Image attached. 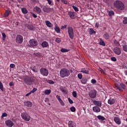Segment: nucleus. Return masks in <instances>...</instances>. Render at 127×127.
I'll return each instance as SVG.
<instances>
[{"instance_id": "obj_17", "label": "nucleus", "mask_w": 127, "mask_h": 127, "mask_svg": "<svg viewBox=\"0 0 127 127\" xmlns=\"http://www.w3.org/2000/svg\"><path fill=\"white\" fill-rule=\"evenodd\" d=\"M75 12L69 11L68 12V15H69V17L72 19H74L75 18Z\"/></svg>"}, {"instance_id": "obj_59", "label": "nucleus", "mask_w": 127, "mask_h": 127, "mask_svg": "<svg viewBox=\"0 0 127 127\" xmlns=\"http://www.w3.org/2000/svg\"><path fill=\"white\" fill-rule=\"evenodd\" d=\"M15 67V65L13 64H10V68H14Z\"/></svg>"}, {"instance_id": "obj_11", "label": "nucleus", "mask_w": 127, "mask_h": 127, "mask_svg": "<svg viewBox=\"0 0 127 127\" xmlns=\"http://www.w3.org/2000/svg\"><path fill=\"white\" fill-rule=\"evenodd\" d=\"M113 51L116 55H120V54H122V50H121V48L119 47H115L113 49Z\"/></svg>"}, {"instance_id": "obj_54", "label": "nucleus", "mask_w": 127, "mask_h": 127, "mask_svg": "<svg viewBox=\"0 0 127 127\" xmlns=\"http://www.w3.org/2000/svg\"><path fill=\"white\" fill-rule=\"evenodd\" d=\"M67 28V25H64V26H62L61 29H65Z\"/></svg>"}, {"instance_id": "obj_25", "label": "nucleus", "mask_w": 127, "mask_h": 127, "mask_svg": "<svg viewBox=\"0 0 127 127\" xmlns=\"http://www.w3.org/2000/svg\"><path fill=\"white\" fill-rule=\"evenodd\" d=\"M45 23L48 27H52L53 26V24L48 20L46 21Z\"/></svg>"}, {"instance_id": "obj_62", "label": "nucleus", "mask_w": 127, "mask_h": 127, "mask_svg": "<svg viewBox=\"0 0 127 127\" xmlns=\"http://www.w3.org/2000/svg\"><path fill=\"white\" fill-rule=\"evenodd\" d=\"M49 4H52V1H51V0H47Z\"/></svg>"}, {"instance_id": "obj_38", "label": "nucleus", "mask_w": 127, "mask_h": 127, "mask_svg": "<svg viewBox=\"0 0 127 127\" xmlns=\"http://www.w3.org/2000/svg\"><path fill=\"white\" fill-rule=\"evenodd\" d=\"M56 42H57V43H61V41H62V40L61 39V38H57L55 40Z\"/></svg>"}, {"instance_id": "obj_51", "label": "nucleus", "mask_w": 127, "mask_h": 127, "mask_svg": "<svg viewBox=\"0 0 127 127\" xmlns=\"http://www.w3.org/2000/svg\"><path fill=\"white\" fill-rule=\"evenodd\" d=\"M111 60L112 61H114V62H116V61H117V59L115 57H111Z\"/></svg>"}, {"instance_id": "obj_33", "label": "nucleus", "mask_w": 127, "mask_h": 127, "mask_svg": "<svg viewBox=\"0 0 127 127\" xmlns=\"http://www.w3.org/2000/svg\"><path fill=\"white\" fill-rule=\"evenodd\" d=\"M97 119H98V120H100L101 121H105L106 120V118H105V117H104L103 116H101V115L98 116Z\"/></svg>"}, {"instance_id": "obj_43", "label": "nucleus", "mask_w": 127, "mask_h": 127, "mask_svg": "<svg viewBox=\"0 0 127 127\" xmlns=\"http://www.w3.org/2000/svg\"><path fill=\"white\" fill-rule=\"evenodd\" d=\"M123 50L124 51H125V52H127V45H124L123 46Z\"/></svg>"}, {"instance_id": "obj_12", "label": "nucleus", "mask_w": 127, "mask_h": 127, "mask_svg": "<svg viewBox=\"0 0 127 127\" xmlns=\"http://www.w3.org/2000/svg\"><path fill=\"white\" fill-rule=\"evenodd\" d=\"M5 124L7 127H12L14 126V123L11 120H7L5 121Z\"/></svg>"}, {"instance_id": "obj_9", "label": "nucleus", "mask_w": 127, "mask_h": 127, "mask_svg": "<svg viewBox=\"0 0 127 127\" xmlns=\"http://www.w3.org/2000/svg\"><path fill=\"white\" fill-rule=\"evenodd\" d=\"M15 41L18 44H21L23 42V37L20 35H17L16 37Z\"/></svg>"}, {"instance_id": "obj_4", "label": "nucleus", "mask_w": 127, "mask_h": 127, "mask_svg": "<svg viewBox=\"0 0 127 127\" xmlns=\"http://www.w3.org/2000/svg\"><path fill=\"white\" fill-rule=\"evenodd\" d=\"M114 86L115 88H117V90H119L120 92H124V90L126 89V85L124 83H115Z\"/></svg>"}, {"instance_id": "obj_27", "label": "nucleus", "mask_w": 127, "mask_h": 127, "mask_svg": "<svg viewBox=\"0 0 127 127\" xmlns=\"http://www.w3.org/2000/svg\"><path fill=\"white\" fill-rule=\"evenodd\" d=\"M9 14H10V10H6L5 11V13L4 14V16L5 17H7V16H8V15H9Z\"/></svg>"}, {"instance_id": "obj_36", "label": "nucleus", "mask_w": 127, "mask_h": 127, "mask_svg": "<svg viewBox=\"0 0 127 127\" xmlns=\"http://www.w3.org/2000/svg\"><path fill=\"white\" fill-rule=\"evenodd\" d=\"M51 93V89H47L45 91V95H50Z\"/></svg>"}, {"instance_id": "obj_34", "label": "nucleus", "mask_w": 127, "mask_h": 127, "mask_svg": "<svg viewBox=\"0 0 127 127\" xmlns=\"http://www.w3.org/2000/svg\"><path fill=\"white\" fill-rule=\"evenodd\" d=\"M55 30L57 32V33H60L61 30H60V28H59V27L55 26Z\"/></svg>"}, {"instance_id": "obj_49", "label": "nucleus", "mask_w": 127, "mask_h": 127, "mask_svg": "<svg viewBox=\"0 0 127 127\" xmlns=\"http://www.w3.org/2000/svg\"><path fill=\"white\" fill-rule=\"evenodd\" d=\"M2 40L4 41L5 39V37H6V35H5V33H2Z\"/></svg>"}, {"instance_id": "obj_16", "label": "nucleus", "mask_w": 127, "mask_h": 127, "mask_svg": "<svg viewBox=\"0 0 127 127\" xmlns=\"http://www.w3.org/2000/svg\"><path fill=\"white\" fill-rule=\"evenodd\" d=\"M114 121L117 125H121L122 124V121H121V119L119 117L114 118Z\"/></svg>"}, {"instance_id": "obj_46", "label": "nucleus", "mask_w": 127, "mask_h": 127, "mask_svg": "<svg viewBox=\"0 0 127 127\" xmlns=\"http://www.w3.org/2000/svg\"><path fill=\"white\" fill-rule=\"evenodd\" d=\"M70 111L74 113V112H76V108L74 106H72L70 108Z\"/></svg>"}, {"instance_id": "obj_63", "label": "nucleus", "mask_w": 127, "mask_h": 127, "mask_svg": "<svg viewBox=\"0 0 127 127\" xmlns=\"http://www.w3.org/2000/svg\"><path fill=\"white\" fill-rule=\"evenodd\" d=\"M126 43H127L126 42V41H125V40H123V41H122L121 44H124V45H126Z\"/></svg>"}, {"instance_id": "obj_53", "label": "nucleus", "mask_w": 127, "mask_h": 127, "mask_svg": "<svg viewBox=\"0 0 127 127\" xmlns=\"http://www.w3.org/2000/svg\"><path fill=\"white\" fill-rule=\"evenodd\" d=\"M37 91V88H34L33 89V90H31L30 92H31V94H32V93H34V92H36Z\"/></svg>"}, {"instance_id": "obj_57", "label": "nucleus", "mask_w": 127, "mask_h": 127, "mask_svg": "<svg viewBox=\"0 0 127 127\" xmlns=\"http://www.w3.org/2000/svg\"><path fill=\"white\" fill-rule=\"evenodd\" d=\"M91 83L92 84H96V83H97V80H96V79H92L91 80Z\"/></svg>"}, {"instance_id": "obj_60", "label": "nucleus", "mask_w": 127, "mask_h": 127, "mask_svg": "<svg viewBox=\"0 0 127 127\" xmlns=\"http://www.w3.org/2000/svg\"><path fill=\"white\" fill-rule=\"evenodd\" d=\"M99 25H100V24H99V23L97 22V23H96L95 26V27H97V28H99Z\"/></svg>"}, {"instance_id": "obj_32", "label": "nucleus", "mask_w": 127, "mask_h": 127, "mask_svg": "<svg viewBox=\"0 0 127 127\" xmlns=\"http://www.w3.org/2000/svg\"><path fill=\"white\" fill-rule=\"evenodd\" d=\"M61 52H62V53H65L66 52H69V51H70V50L65 48H62L61 49Z\"/></svg>"}, {"instance_id": "obj_15", "label": "nucleus", "mask_w": 127, "mask_h": 127, "mask_svg": "<svg viewBox=\"0 0 127 127\" xmlns=\"http://www.w3.org/2000/svg\"><path fill=\"white\" fill-rule=\"evenodd\" d=\"M24 104L25 107H27L28 108H31L32 107V103L29 101L24 102Z\"/></svg>"}, {"instance_id": "obj_13", "label": "nucleus", "mask_w": 127, "mask_h": 127, "mask_svg": "<svg viewBox=\"0 0 127 127\" xmlns=\"http://www.w3.org/2000/svg\"><path fill=\"white\" fill-rule=\"evenodd\" d=\"M93 103L94 105H95V106H96V107H98L99 108H101V107H102V101L94 100L93 101Z\"/></svg>"}, {"instance_id": "obj_5", "label": "nucleus", "mask_w": 127, "mask_h": 127, "mask_svg": "<svg viewBox=\"0 0 127 127\" xmlns=\"http://www.w3.org/2000/svg\"><path fill=\"white\" fill-rule=\"evenodd\" d=\"M67 33L70 39H74V30L73 28L71 26H68L67 27Z\"/></svg>"}, {"instance_id": "obj_28", "label": "nucleus", "mask_w": 127, "mask_h": 127, "mask_svg": "<svg viewBox=\"0 0 127 127\" xmlns=\"http://www.w3.org/2000/svg\"><path fill=\"white\" fill-rule=\"evenodd\" d=\"M80 72L83 73V74H89V70H86L85 68H82Z\"/></svg>"}, {"instance_id": "obj_61", "label": "nucleus", "mask_w": 127, "mask_h": 127, "mask_svg": "<svg viewBox=\"0 0 127 127\" xmlns=\"http://www.w3.org/2000/svg\"><path fill=\"white\" fill-rule=\"evenodd\" d=\"M62 2H63V3H64V4H67V1L65 0H62Z\"/></svg>"}, {"instance_id": "obj_58", "label": "nucleus", "mask_w": 127, "mask_h": 127, "mask_svg": "<svg viewBox=\"0 0 127 127\" xmlns=\"http://www.w3.org/2000/svg\"><path fill=\"white\" fill-rule=\"evenodd\" d=\"M56 98L58 100L59 102L61 101L62 99L60 98V96L59 95H56Z\"/></svg>"}, {"instance_id": "obj_47", "label": "nucleus", "mask_w": 127, "mask_h": 127, "mask_svg": "<svg viewBox=\"0 0 127 127\" xmlns=\"http://www.w3.org/2000/svg\"><path fill=\"white\" fill-rule=\"evenodd\" d=\"M89 31L90 33H91V34H94V33H96V31H95V30H94L92 28H90L89 29Z\"/></svg>"}, {"instance_id": "obj_30", "label": "nucleus", "mask_w": 127, "mask_h": 127, "mask_svg": "<svg viewBox=\"0 0 127 127\" xmlns=\"http://www.w3.org/2000/svg\"><path fill=\"white\" fill-rule=\"evenodd\" d=\"M35 9L36 10V12L37 13H40L41 12V8H39L38 6H36L35 7Z\"/></svg>"}, {"instance_id": "obj_37", "label": "nucleus", "mask_w": 127, "mask_h": 127, "mask_svg": "<svg viewBox=\"0 0 127 127\" xmlns=\"http://www.w3.org/2000/svg\"><path fill=\"white\" fill-rule=\"evenodd\" d=\"M31 69L35 73H37V72H38V70H37V69H36V67H35V66L31 67Z\"/></svg>"}, {"instance_id": "obj_6", "label": "nucleus", "mask_w": 127, "mask_h": 127, "mask_svg": "<svg viewBox=\"0 0 127 127\" xmlns=\"http://www.w3.org/2000/svg\"><path fill=\"white\" fill-rule=\"evenodd\" d=\"M40 72L43 76H45V77L48 76V74H49V71L48 69L46 68L42 67L40 69Z\"/></svg>"}, {"instance_id": "obj_44", "label": "nucleus", "mask_w": 127, "mask_h": 127, "mask_svg": "<svg viewBox=\"0 0 127 127\" xmlns=\"http://www.w3.org/2000/svg\"><path fill=\"white\" fill-rule=\"evenodd\" d=\"M77 77L78 78V79H79L80 80H81V79H82L83 78V75L81 73H78L77 74Z\"/></svg>"}, {"instance_id": "obj_40", "label": "nucleus", "mask_w": 127, "mask_h": 127, "mask_svg": "<svg viewBox=\"0 0 127 127\" xmlns=\"http://www.w3.org/2000/svg\"><path fill=\"white\" fill-rule=\"evenodd\" d=\"M109 16L115 15V12H114L113 10H110L109 11Z\"/></svg>"}, {"instance_id": "obj_42", "label": "nucleus", "mask_w": 127, "mask_h": 127, "mask_svg": "<svg viewBox=\"0 0 127 127\" xmlns=\"http://www.w3.org/2000/svg\"><path fill=\"white\" fill-rule=\"evenodd\" d=\"M0 90L2 91V92H3V85L2 84V83L1 81H0Z\"/></svg>"}, {"instance_id": "obj_22", "label": "nucleus", "mask_w": 127, "mask_h": 127, "mask_svg": "<svg viewBox=\"0 0 127 127\" xmlns=\"http://www.w3.org/2000/svg\"><path fill=\"white\" fill-rule=\"evenodd\" d=\"M41 45L43 48H46L49 47V44L46 41H44L42 43Z\"/></svg>"}, {"instance_id": "obj_21", "label": "nucleus", "mask_w": 127, "mask_h": 127, "mask_svg": "<svg viewBox=\"0 0 127 127\" xmlns=\"http://www.w3.org/2000/svg\"><path fill=\"white\" fill-rule=\"evenodd\" d=\"M68 127H76V123L73 121H69L68 124Z\"/></svg>"}, {"instance_id": "obj_45", "label": "nucleus", "mask_w": 127, "mask_h": 127, "mask_svg": "<svg viewBox=\"0 0 127 127\" xmlns=\"http://www.w3.org/2000/svg\"><path fill=\"white\" fill-rule=\"evenodd\" d=\"M123 24H127V17H125L124 18Z\"/></svg>"}, {"instance_id": "obj_55", "label": "nucleus", "mask_w": 127, "mask_h": 127, "mask_svg": "<svg viewBox=\"0 0 127 127\" xmlns=\"http://www.w3.org/2000/svg\"><path fill=\"white\" fill-rule=\"evenodd\" d=\"M68 101L69 104H73V100H71V98H68Z\"/></svg>"}, {"instance_id": "obj_24", "label": "nucleus", "mask_w": 127, "mask_h": 127, "mask_svg": "<svg viewBox=\"0 0 127 127\" xmlns=\"http://www.w3.org/2000/svg\"><path fill=\"white\" fill-rule=\"evenodd\" d=\"M80 82L81 84H87V82H88V79L86 78L83 77L81 78Z\"/></svg>"}, {"instance_id": "obj_26", "label": "nucleus", "mask_w": 127, "mask_h": 127, "mask_svg": "<svg viewBox=\"0 0 127 127\" xmlns=\"http://www.w3.org/2000/svg\"><path fill=\"white\" fill-rule=\"evenodd\" d=\"M99 40H100V42H99L100 45H101L102 46H106V43H105V42L104 41V40H103V39L100 38Z\"/></svg>"}, {"instance_id": "obj_52", "label": "nucleus", "mask_w": 127, "mask_h": 127, "mask_svg": "<svg viewBox=\"0 0 127 127\" xmlns=\"http://www.w3.org/2000/svg\"><path fill=\"white\" fill-rule=\"evenodd\" d=\"M4 117H7V114H6L5 113H2V114L1 115L2 119H3V118H4Z\"/></svg>"}, {"instance_id": "obj_35", "label": "nucleus", "mask_w": 127, "mask_h": 127, "mask_svg": "<svg viewBox=\"0 0 127 127\" xmlns=\"http://www.w3.org/2000/svg\"><path fill=\"white\" fill-rule=\"evenodd\" d=\"M113 42L115 46H120V45H121V44H120V42H118V41H117V40L116 39L114 40Z\"/></svg>"}, {"instance_id": "obj_7", "label": "nucleus", "mask_w": 127, "mask_h": 127, "mask_svg": "<svg viewBox=\"0 0 127 127\" xmlns=\"http://www.w3.org/2000/svg\"><path fill=\"white\" fill-rule=\"evenodd\" d=\"M24 82L27 85H32L33 83V78L31 77L26 76L24 78Z\"/></svg>"}, {"instance_id": "obj_19", "label": "nucleus", "mask_w": 127, "mask_h": 127, "mask_svg": "<svg viewBox=\"0 0 127 127\" xmlns=\"http://www.w3.org/2000/svg\"><path fill=\"white\" fill-rule=\"evenodd\" d=\"M43 10L44 11V12H47V13L50 12V11L51 10V8L47 7V6H44L43 8Z\"/></svg>"}, {"instance_id": "obj_1", "label": "nucleus", "mask_w": 127, "mask_h": 127, "mask_svg": "<svg viewBox=\"0 0 127 127\" xmlns=\"http://www.w3.org/2000/svg\"><path fill=\"white\" fill-rule=\"evenodd\" d=\"M114 6L117 10H125V4L121 1L116 0L113 2Z\"/></svg>"}, {"instance_id": "obj_23", "label": "nucleus", "mask_w": 127, "mask_h": 127, "mask_svg": "<svg viewBox=\"0 0 127 127\" xmlns=\"http://www.w3.org/2000/svg\"><path fill=\"white\" fill-rule=\"evenodd\" d=\"M28 29H29V30H35V27H34V26H33L32 24H29L27 26Z\"/></svg>"}, {"instance_id": "obj_50", "label": "nucleus", "mask_w": 127, "mask_h": 127, "mask_svg": "<svg viewBox=\"0 0 127 127\" xmlns=\"http://www.w3.org/2000/svg\"><path fill=\"white\" fill-rule=\"evenodd\" d=\"M59 102V103H60L62 106H65V103H64V102H63V100H62V99Z\"/></svg>"}, {"instance_id": "obj_8", "label": "nucleus", "mask_w": 127, "mask_h": 127, "mask_svg": "<svg viewBox=\"0 0 127 127\" xmlns=\"http://www.w3.org/2000/svg\"><path fill=\"white\" fill-rule=\"evenodd\" d=\"M21 118L24 121L26 122H29L30 121V116L27 114V113H23L21 114Z\"/></svg>"}, {"instance_id": "obj_56", "label": "nucleus", "mask_w": 127, "mask_h": 127, "mask_svg": "<svg viewBox=\"0 0 127 127\" xmlns=\"http://www.w3.org/2000/svg\"><path fill=\"white\" fill-rule=\"evenodd\" d=\"M31 14L34 18H36V17H37V15H36V14H35L33 12H31Z\"/></svg>"}, {"instance_id": "obj_31", "label": "nucleus", "mask_w": 127, "mask_h": 127, "mask_svg": "<svg viewBox=\"0 0 127 127\" xmlns=\"http://www.w3.org/2000/svg\"><path fill=\"white\" fill-rule=\"evenodd\" d=\"M21 11L24 14H26V13L28 12V11L27 10V9H26V8L24 7L21 8Z\"/></svg>"}, {"instance_id": "obj_18", "label": "nucleus", "mask_w": 127, "mask_h": 127, "mask_svg": "<svg viewBox=\"0 0 127 127\" xmlns=\"http://www.w3.org/2000/svg\"><path fill=\"white\" fill-rule=\"evenodd\" d=\"M93 111L95 113H100L101 112V108L98 106H94L93 107Z\"/></svg>"}, {"instance_id": "obj_64", "label": "nucleus", "mask_w": 127, "mask_h": 127, "mask_svg": "<svg viewBox=\"0 0 127 127\" xmlns=\"http://www.w3.org/2000/svg\"><path fill=\"white\" fill-rule=\"evenodd\" d=\"M29 95H31V92H30L27 93V94H26V97H28V96H29Z\"/></svg>"}, {"instance_id": "obj_29", "label": "nucleus", "mask_w": 127, "mask_h": 127, "mask_svg": "<svg viewBox=\"0 0 127 127\" xmlns=\"http://www.w3.org/2000/svg\"><path fill=\"white\" fill-rule=\"evenodd\" d=\"M61 91L65 94V95H67V94H68V90L66 88H61Z\"/></svg>"}, {"instance_id": "obj_2", "label": "nucleus", "mask_w": 127, "mask_h": 127, "mask_svg": "<svg viewBox=\"0 0 127 127\" xmlns=\"http://www.w3.org/2000/svg\"><path fill=\"white\" fill-rule=\"evenodd\" d=\"M60 74L62 78L69 77L70 76V70L65 68H62L60 70Z\"/></svg>"}, {"instance_id": "obj_41", "label": "nucleus", "mask_w": 127, "mask_h": 127, "mask_svg": "<svg viewBox=\"0 0 127 127\" xmlns=\"http://www.w3.org/2000/svg\"><path fill=\"white\" fill-rule=\"evenodd\" d=\"M72 7L74 9V10L75 11H76V12L79 11V8L78 7H77L76 6H75L74 5H72Z\"/></svg>"}, {"instance_id": "obj_3", "label": "nucleus", "mask_w": 127, "mask_h": 127, "mask_svg": "<svg viewBox=\"0 0 127 127\" xmlns=\"http://www.w3.org/2000/svg\"><path fill=\"white\" fill-rule=\"evenodd\" d=\"M29 43L30 45H28V47H30L31 48H34L35 47H36L37 45H38L37 40L34 39L30 40Z\"/></svg>"}, {"instance_id": "obj_48", "label": "nucleus", "mask_w": 127, "mask_h": 127, "mask_svg": "<svg viewBox=\"0 0 127 127\" xmlns=\"http://www.w3.org/2000/svg\"><path fill=\"white\" fill-rule=\"evenodd\" d=\"M72 96L74 98H77V92L76 91H73Z\"/></svg>"}, {"instance_id": "obj_20", "label": "nucleus", "mask_w": 127, "mask_h": 127, "mask_svg": "<svg viewBox=\"0 0 127 127\" xmlns=\"http://www.w3.org/2000/svg\"><path fill=\"white\" fill-rule=\"evenodd\" d=\"M103 37L106 40H109V39H110V35L107 32H104Z\"/></svg>"}, {"instance_id": "obj_39", "label": "nucleus", "mask_w": 127, "mask_h": 127, "mask_svg": "<svg viewBox=\"0 0 127 127\" xmlns=\"http://www.w3.org/2000/svg\"><path fill=\"white\" fill-rule=\"evenodd\" d=\"M46 82L49 84H54V81L49 79H46Z\"/></svg>"}, {"instance_id": "obj_10", "label": "nucleus", "mask_w": 127, "mask_h": 127, "mask_svg": "<svg viewBox=\"0 0 127 127\" xmlns=\"http://www.w3.org/2000/svg\"><path fill=\"white\" fill-rule=\"evenodd\" d=\"M89 96L90 97V98H92V99H95L97 96V90H93L90 91L89 93Z\"/></svg>"}, {"instance_id": "obj_14", "label": "nucleus", "mask_w": 127, "mask_h": 127, "mask_svg": "<svg viewBox=\"0 0 127 127\" xmlns=\"http://www.w3.org/2000/svg\"><path fill=\"white\" fill-rule=\"evenodd\" d=\"M116 103V100L112 97L109 98V99L108 100V103L109 105H114Z\"/></svg>"}]
</instances>
